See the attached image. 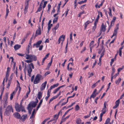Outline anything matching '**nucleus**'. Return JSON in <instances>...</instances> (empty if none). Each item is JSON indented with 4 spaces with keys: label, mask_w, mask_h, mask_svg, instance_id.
<instances>
[{
    "label": "nucleus",
    "mask_w": 124,
    "mask_h": 124,
    "mask_svg": "<svg viewBox=\"0 0 124 124\" xmlns=\"http://www.w3.org/2000/svg\"><path fill=\"white\" fill-rule=\"evenodd\" d=\"M42 76L39 74H37L36 76L35 80L33 81L34 84H36L39 83L41 80L43 79Z\"/></svg>",
    "instance_id": "obj_1"
},
{
    "label": "nucleus",
    "mask_w": 124,
    "mask_h": 124,
    "mask_svg": "<svg viewBox=\"0 0 124 124\" xmlns=\"http://www.w3.org/2000/svg\"><path fill=\"white\" fill-rule=\"evenodd\" d=\"M12 112H13V109L11 105H8L5 109L4 112V115L7 116H9L10 113L11 111Z\"/></svg>",
    "instance_id": "obj_2"
},
{
    "label": "nucleus",
    "mask_w": 124,
    "mask_h": 124,
    "mask_svg": "<svg viewBox=\"0 0 124 124\" xmlns=\"http://www.w3.org/2000/svg\"><path fill=\"white\" fill-rule=\"evenodd\" d=\"M27 57L26 59H30L32 60L35 61L37 60V57L34 55L26 54Z\"/></svg>",
    "instance_id": "obj_3"
},
{
    "label": "nucleus",
    "mask_w": 124,
    "mask_h": 124,
    "mask_svg": "<svg viewBox=\"0 0 124 124\" xmlns=\"http://www.w3.org/2000/svg\"><path fill=\"white\" fill-rule=\"evenodd\" d=\"M118 29V24H117L116 25V27L114 29L113 34L111 37V38H112L114 36L116 35Z\"/></svg>",
    "instance_id": "obj_4"
},
{
    "label": "nucleus",
    "mask_w": 124,
    "mask_h": 124,
    "mask_svg": "<svg viewBox=\"0 0 124 124\" xmlns=\"http://www.w3.org/2000/svg\"><path fill=\"white\" fill-rule=\"evenodd\" d=\"M65 37V36H64L63 35H62L60 36L58 40V44L60 43L61 41H62L61 44H62L64 39Z\"/></svg>",
    "instance_id": "obj_5"
},
{
    "label": "nucleus",
    "mask_w": 124,
    "mask_h": 124,
    "mask_svg": "<svg viewBox=\"0 0 124 124\" xmlns=\"http://www.w3.org/2000/svg\"><path fill=\"white\" fill-rule=\"evenodd\" d=\"M22 105H21L20 104V105L18 104H17L15 106V108L16 110L18 112H20V111L22 107Z\"/></svg>",
    "instance_id": "obj_6"
},
{
    "label": "nucleus",
    "mask_w": 124,
    "mask_h": 124,
    "mask_svg": "<svg viewBox=\"0 0 124 124\" xmlns=\"http://www.w3.org/2000/svg\"><path fill=\"white\" fill-rule=\"evenodd\" d=\"M47 83V81H45L42 84L40 87V90L41 91L43 90L45 88Z\"/></svg>",
    "instance_id": "obj_7"
},
{
    "label": "nucleus",
    "mask_w": 124,
    "mask_h": 124,
    "mask_svg": "<svg viewBox=\"0 0 124 124\" xmlns=\"http://www.w3.org/2000/svg\"><path fill=\"white\" fill-rule=\"evenodd\" d=\"M62 111L61 110L58 112L57 115L56 114L54 115V120H55L56 121L57 120L58 116L59 115H60L61 116L62 115Z\"/></svg>",
    "instance_id": "obj_8"
},
{
    "label": "nucleus",
    "mask_w": 124,
    "mask_h": 124,
    "mask_svg": "<svg viewBox=\"0 0 124 124\" xmlns=\"http://www.w3.org/2000/svg\"><path fill=\"white\" fill-rule=\"evenodd\" d=\"M13 115L17 119H20L21 118V116L18 113H14Z\"/></svg>",
    "instance_id": "obj_9"
},
{
    "label": "nucleus",
    "mask_w": 124,
    "mask_h": 124,
    "mask_svg": "<svg viewBox=\"0 0 124 124\" xmlns=\"http://www.w3.org/2000/svg\"><path fill=\"white\" fill-rule=\"evenodd\" d=\"M106 30L105 26L103 25V23H102V25L101 27V29L100 30L101 31L104 32Z\"/></svg>",
    "instance_id": "obj_10"
},
{
    "label": "nucleus",
    "mask_w": 124,
    "mask_h": 124,
    "mask_svg": "<svg viewBox=\"0 0 124 124\" xmlns=\"http://www.w3.org/2000/svg\"><path fill=\"white\" fill-rule=\"evenodd\" d=\"M119 102L120 101L119 99L117 100L115 102L116 105L113 107V108H117L119 106Z\"/></svg>",
    "instance_id": "obj_11"
},
{
    "label": "nucleus",
    "mask_w": 124,
    "mask_h": 124,
    "mask_svg": "<svg viewBox=\"0 0 124 124\" xmlns=\"http://www.w3.org/2000/svg\"><path fill=\"white\" fill-rule=\"evenodd\" d=\"M116 18L115 17H114L113 18V19L112 20L111 22V24L110 25V27H112L113 26L114 24V23L116 19Z\"/></svg>",
    "instance_id": "obj_12"
},
{
    "label": "nucleus",
    "mask_w": 124,
    "mask_h": 124,
    "mask_svg": "<svg viewBox=\"0 0 124 124\" xmlns=\"http://www.w3.org/2000/svg\"><path fill=\"white\" fill-rule=\"evenodd\" d=\"M41 34V30L40 28H39L38 30H37L36 31L35 36Z\"/></svg>",
    "instance_id": "obj_13"
},
{
    "label": "nucleus",
    "mask_w": 124,
    "mask_h": 124,
    "mask_svg": "<svg viewBox=\"0 0 124 124\" xmlns=\"http://www.w3.org/2000/svg\"><path fill=\"white\" fill-rule=\"evenodd\" d=\"M21 47V46L20 45L16 44L14 46V48L15 50H16L20 48Z\"/></svg>",
    "instance_id": "obj_14"
},
{
    "label": "nucleus",
    "mask_w": 124,
    "mask_h": 124,
    "mask_svg": "<svg viewBox=\"0 0 124 124\" xmlns=\"http://www.w3.org/2000/svg\"><path fill=\"white\" fill-rule=\"evenodd\" d=\"M8 93H6L5 94V96L4 98V101H5V103H6V102L7 103V100L8 96Z\"/></svg>",
    "instance_id": "obj_15"
},
{
    "label": "nucleus",
    "mask_w": 124,
    "mask_h": 124,
    "mask_svg": "<svg viewBox=\"0 0 124 124\" xmlns=\"http://www.w3.org/2000/svg\"><path fill=\"white\" fill-rule=\"evenodd\" d=\"M42 42L41 40H39L38 41L36 44V48L39 47Z\"/></svg>",
    "instance_id": "obj_16"
},
{
    "label": "nucleus",
    "mask_w": 124,
    "mask_h": 124,
    "mask_svg": "<svg viewBox=\"0 0 124 124\" xmlns=\"http://www.w3.org/2000/svg\"><path fill=\"white\" fill-rule=\"evenodd\" d=\"M27 118V115H25L22 116L20 118L21 119L22 121H24L25 120L26 118Z\"/></svg>",
    "instance_id": "obj_17"
},
{
    "label": "nucleus",
    "mask_w": 124,
    "mask_h": 124,
    "mask_svg": "<svg viewBox=\"0 0 124 124\" xmlns=\"http://www.w3.org/2000/svg\"><path fill=\"white\" fill-rule=\"evenodd\" d=\"M121 79L120 78H118V79L116 80L115 81V83L117 85H118L119 84V83L121 81Z\"/></svg>",
    "instance_id": "obj_18"
},
{
    "label": "nucleus",
    "mask_w": 124,
    "mask_h": 124,
    "mask_svg": "<svg viewBox=\"0 0 124 124\" xmlns=\"http://www.w3.org/2000/svg\"><path fill=\"white\" fill-rule=\"evenodd\" d=\"M42 102H43V100H42V99L40 100V101L38 106L37 107V108L36 109L37 110L40 107V106Z\"/></svg>",
    "instance_id": "obj_19"
},
{
    "label": "nucleus",
    "mask_w": 124,
    "mask_h": 124,
    "mask_svg": "<svg viewBox=\"0 0 124 124\" xmlns=\"http://www.w3.org/2000/svg\"><path fill=\"white\" fill-rule=\"evenodd\" d=\"M29 104H30L32 107L33 108L35 107L37 105L36 103L35 102H31Z\"/></svg>",
    "instance_id": "obj_20"
},
{
    "label": "nucleus",
    "mask_w": 124,
    "mask_h": 124,
    "mask_svg": "<svg viewBox=\"0 0 124 124\" xmlns=\"http://www.w3.org/2000/svg\"><path fill=\"white\" fill-rule=\"evenodd\" d=\"M81 120L79 118L77 119L76 120V123L77 124H80L81 123Z\"/></svg>",
    "instance_id": "obj_21"
},
{
    "label": "nucleus",
    "mask_w": 124,
    "mask_h": 124,
    "mask_svg": "<svg viewBox=\"0 0 124 124\" xmlns=\"http://www.w3.org/2000/svg\"><path fill=\"white\" fill-rule=\"evenodd\" d=\"M92 22L90 21H86L85 23V29L86 28V27L87 26V25L89 24L90 23H91Z\"/></svg>",
    "instance_id": "obj_22"
},
{
    "label": "nucleus",
    "mask_w": 124,
    "mask_h": 124,
    "mask_svg": "<svg viewBox=\"0 0 124 124\" xmlns=\"http://www.w3.org/2000/svg\"><path fill=\"white\" fill-rule=\"evenodd\" d=\"M42 96V93L40 92H39L38 93L37 97L39 99H40Z\"/></svg>",
    "instance_id": "obj_23"
},
{
    "label": "nucleus",
    "mask_w": 124,
    "mask_h": 124,
    "mask_svg": "<svg viewBox=\"0 0 124 124\" xmlns=\"http://www.w3.org/2000/svg\"><path fill=\"white\" fill-rule=\"evenodd\" d=\"M106 102H105L104 104V107L103 108L101 111H103V110H106V109L107 108L106 106Z\"/></svg>",
    "instance_id": "obj_24"
},
{
    "label": "nucleus",
    "mask_w": 124,
    "mask_h": 124,
    "mask_svg": "<svg viewBox=\"0 0 124 124\" xmlns=\"http://www.w3.org/2000/svg\"><path fill=\"white\" fill-rule=\"evenodd\" d=\"M99 18V15L98 14L97 16V18H96V20H95V21L94 23V25L96 24L98 22V20Z\"/></svg>",
    "instance_id": "obj_25"
},
{
    "label": "nucleus",
    "mask_w": 124,
    "mask_h": 124,
    "mask_svg": "<svg viewBox=\"0 0 124 124\" xmlns=\"http://www.w3.org/2000/svg\"><path fill=\"white\" fill-rule=\"evenodd\" d=\"M59 23H58L57 24L55 27H54V28L52 30L53 31H54V30H57L59 27Z\"/></svg>",
    "instance_id": "obj_26"
},
{
    "label": "nucleus",
    "mask_w": 124,
    "mask_h": 124,
    "mask_svg": "<svg viewBox=\"0 0 124 124\" xmlns=\"http://www.w3.org/2000/svg\"><path fill=\"white\" fill-rule=\"evenodd\" d=\"M9 72H8V71H7L6 73V81H7V80L8 78V77L9 76Z\"/></svg>",
    "instance_id": "obj_27"
},
{
    "label": "nucleus",
    "mask_w": 124,
    "mask_h": 124,
    "mask_svg": "<svg viewBox=\"0 0 124 124\" xmlns=\"http://www.w3.org/2000/svg\"><path fill=\"white\" fill-rule=\"evenodd\" d=\"M15 91H13L12 93L10 95V99L11 100H12L13 98V97L14 95H15Z\"/></svg>",
    "instance_id": "obj_28"
},
{
    "label": "nucleus",
    "mask_w": 124,
    "mask_h": 124,
    "mask_svg": "<svg viewBox=\"0 0 124 124\" xmlns=\"http://www.w3.org/2000/svg\"><path fill=\"white\" fill-rule=\"evenodd\" d=\"M32 106L29 103V104L28 107H27V109L28 110H32Z\"/></svg>",
    "instance_id": "obj_29"
},
{
    "label": "nucleus",
    "mask_w": 124,
    "mask_h": 124,
    "mask_svg": "<svg viewBox=\"0 0 124 124\" xmlns=\"http://www.w3.org/2000/svg\"><path fill=\"white\" fill-rule=\"evenodd\" d=\"M31 42H30L28 46V47L26 49V50L27 51V53L28 54H29V47H30L31 46Z\"/></svg>",
    "instance_id": "obj_30"
},
{
    "label": "nucleus",
    "mask_w": 124,
    "mask_h": 124,
    "mask_svg": "<svg viewBox=\"0 0 124 124\" xmlns=\"http://www.w3.org/2000/svg\"><path fill=\"white\" fill-rule=\"evenodd\" d=\"M52 58H51V62H49L48 64V65L47 66V67L48 69H49L50 67V66H51V64L52 63Z\"/></svg>",
    "instance_id": "obj_31"
},
{
    "label": "nucleus",
    "mask_w": 124,
    "mask_h": 124,
    "mask_svg": "<svg viewBox=\"0 0 124 124\" xmlns=\"http://www.w3.org/2000/svg\"><path fill=\"white\" fill-rule=\"evenodd\" d=\"M51 5H50L49 4H48V9L47 10V12L48 13H49L50 10L51 8Z\"/></svg>",
    "instance_id": "obj_32"
},
{
    "label": "nucleus",
    "mask_w": 124,
    "mask_h": 124,
    "mask_svg": "<svg viewBox=\"0 0 124 124\" xmlns=\"http://www.w3.org/2000/svg\"><path fill=\"white\" fill-rule=\"evenodd\" d=\"M32 71V70L31 67H29L27 70L28 73H31Z\"/></svg>",
    "instance_id": "obj_33"
},
{
    "label": "nucleus",
    "mask_w": 124,
    "mask_h": 124,
    "mask_svg": "<svg viewBox=\"0 0 124 124\" xmlns=\"http://www.w3.org/2000/svg\"><path fill=\"white\" fill-rule=\"evenodd\" d=\"M35 109H34L33 110L32 112V114H31V116L30 118H31L33 117L34 113H35Z\"/></svg>",
    "instance_id": "obj_34"
},
{
    "label": "nucleus",
    "mask_w": 124,
    "mask_h": 124,
    "mask_svg": "<svg viewBox=\"0 0 124 124\" xmlns=\"http://www.w3.org/2000/svg\"><path fill=\"white\" fill-rule=\"evenodd\" d=\"M7 5V7L6 9V17L7 16H8V13L9 12V10L8 8V5Z\"/></svg>",
    "instance_id": "obj_35"
},
{
    "label": "nucleus",
    "mask_w": 124,
    "mask_h": 124,
    "mask_svg": "<svg viewBox=\"0 0 124 124\" xmlns=\"http://www.w3.org/2000/svg\"><path fill=\"white\" fill-rule=\"evenodd\" d=\"M115 68L112 67V73L111 74V76H113L115 72Z\"/></svg>",
    "instance_id": "obj_36"
},
{
    "label": "nucleus",
    "mask_w": 124,
    "mask_h": 124,
    "mask_svg": "<svg viewBox=\"0 0 124 124\" xmlns=\"http://www.w3.org/2000/svg\"><path fill=\"white\" fill-rule=\"evenodd\" d=\"M96 93H93L91 95V97H92V98H94L96 96Z\"/></svg>",
    "instance_id": "obj_37"
},
{
    "label": "nucleus",
    "mask_w": 124,
    "mask_h": 124,
    "mask_svg": "<svg viewBox=\"0 0 124 124\" xmlns=\"http://www.w3.org/2000/svg\"><path fill=\"white\" fill-rule=\"evenodd\" d=\"M87 1V0H85L84 1H80L78 2V3L79 4H81L84 2H85Z\"/></svg>",
    "instance_id": "obj_38"
},
{
    "label": "nucleus",
    "mask_w": 124,
    "mask_h": 124,
    "mask_svg": "<svg viewBox=\"0 0 124 124\" xmlns=\"http://www.w3.org/2000/svg\"><path fill=\"white\" fill-rule=\"evenodd\" d=\"M28 1H27L26 4V3H25V7L24 8V10H27L28 8Z\"/></svg>",
    "instance_id": "obj_39"
},
{
    "label": "nucleus",
    "mask_w": 124,
    "mask_h": 124,
    "mask_svg": "<svg viewBox=\"0 0 124 124\" xmlns=\"http://www.w3.org/2000/svg\"><path fill=\"white\" fill-rule=\"evenodd\" d=\"M108 9L109 11V12L108 13L109 15L110 16H112V14L111 13V9L110 8H109Z\"/></svg>",
    "instance_id": "obj_40"
},
{
    "label": "nucleus",
    "mask_w": 124,
    "mask_h": 124,
    "mask_svg": "<svg viewBox=\"0 0 124 124\" xmlns=\"http://www.w3.org/2000/svg\"><path fill=\"white\" fill-rule=\"evenodd\" d=\"M110 120V119L109 118H108L106 121L105 123L104 124H108V123L109 122Z\"/></svg>",
    "instance_id": "obj_41"
},
{
    "label": "nucleus",
    "mask_w": 124,
    "mask_h": 124,
    "mask_svg": "<svg viewBox=\"0 0 124 124\" xmlns=\"http://www.w3.org/2000/svg\"><path fill=\"white\" fill-rule=\"evenodd\" d=\"M124 68V66L123 65L122 68H119L118 69V72L119 73L120 71L122 70Z\"/></svg>",
    "instance_id": "obj_42"
},
{
    "label": "nucleus",
    "mask_w": 124,
    "mask_h": 124,
    "mask_svg": "<svg viewBox=\"0 0 124 124\" xmlns=\"http://www.w3.org/2000/svg\"><path fill=\"white\" fill-rule=\"evenodd\" d=\"M102 111V112L101 113V114H100V117H102V116H103V115L104 114H105L106 111V110H103V111Z\"/></svg>",
    "instance_id": "obj_43"
},
{
    "label": "nucleus",
    "mask_w": 124,
    "mask_h": 124,
    "mask_svg": "<svg viewBox=\"0 0 124 124\" xmlns=\"http://www.w3.org/2000/svg\"><path fill=\"white\" fill-rule=\"evenodd\" d=\"M72 33H71L70 35V42H71L72 41Z\"/></svg>",
    "instance_id": "obj_44"
},
{
    "label": "nucleus",
    "mask_w": 124,
    "mask_h": 124,
    "mask_svg": "<svg viewBox=\"0 0 124 124\" xmlns=\"http://www.w3.org/2000/svg\"><path fill=\"white\" fill-rule=\"evenodd\" d=\"M77 0H75L74 1V8H76V6L78 5L77 4Z\"/></svg>",
    "instance_id": "obj_45"
},
{
    "label": "nucleus",
    "mask_w": 124,
    "mask_h": 124,
    "mask_svg": "<svg viewBox=\"0 0 124 124\" xmlns=\"http://www.w3.org/2000/svg\"><path fill=\"white\" fill-rule=\"evenodd\" d=\"M58 19V17H55V18H54L53 20V23H54L55 22H57V20Z\"/></svg>",
    "instance_id": "obj_46"
},
{
    "label": "nucleus",
    "mask_w": 124,
    "mask_h": 124,
    "mask_svg": "<svg viewBox=\"0 0 124 124\" xmlns=\"http://www.w3.org/2000/svg\"><path fill=\"white\" fill-rule=\"evenodd\" d=\"M52 26V24H48V28L49 29V30H50L51 27Z\"/></svg>",
    "instance_id": "obj_47"
},
{
    "label": "nucleus",
    "mask_w": 124,
    "mask_h": 124,
    "mask_svg": "<svg viewBox=\"0 0 124 124\" xmlns=\"http://www.w3.org/2000/svg\"><path fill=\"white\" fill-rule=\"evenodd\" d=\"M79 109V107L78 105H76L75 108V110H78Z\"/></svg>",
    "instance_id": "obj_48"
},
{
    "label": "nucleus",
    "mask_w": 124,
    "mask_h": 124,
    "mask_svg": "<svg viewBox=\"0 0 124 124\" xmlns=\"http://www.w3.org/2000/svg\"><path fill=\"white\" fill-rule=\"evenodd\" d=\"M47 1H45L44 2V5L43 6V8H44L46 6V5L47 3Z\"/></svg>",
    "instance_id": "obj_49"
},
{
    "label": "nucleus",
    "mask_w": 124,
    "mask_h": 124,
    "mask_svg": "<svg viewBox=\"0 0 124 124\" xmlns=\"http://www.w3.org/2000/svg\"><path fill=\"white\" fill-rule=\"evenodd\" d=\"M59 90V88H56V89H55V90H54V92H53V93H56V92L58 91Z\"/></svg>",
    "instance_id": "obj_50"
},
{
    "label": "nucleus",
    "mask_w": 124,
    "mask_h": 124,
    "mask_svg": "<svg viewBox=\"0 0 124 124\" xmlns=\"http://www.w3.org/2000/svg\"><path fill=\"white\" fill-rule=\"evenodd\" d=\"M104 0H103V1L101 2V4L98 6V8H100V6H101L102 5L103 3L104 2Z\"/></svg>",
    "instance_id": "obj_51"
},
{
    "label": "nucleus",
    "mask_w": 124,
    "mask_h": 124,
    "mask_svg": "<svg viewBox=\"0 0 124 124\" xmlns=\"http://www.w3.org/2000/svg\"><path fill=\"white\" fill-rule=\"evenodd\" d=\"M100 95L98 97H96L95 100V103L96 104H97V101L98 100V99L100 97Z\"/></svg>",
    "instance_id": "obj_52"
},
{
    "label": "nucleus",
    "mask_w": 124,
    "mask_h": 124,
    "mask_svg": "<svg viewBox=\"0 0 124 124\" xmlns=\"http://www.w3.org/2000/svg\"><path fill=\"white\" fill-rule=\"evenodd\" d=\"M97 82H96L95 83L92 85V88H94L97 85Z\"/></svg>",
    "instance_id": "obj_53"
},
{
    "label": "nucleus",
    "mask_w": 124,
    "mask_h": 124,
    "mask_svg": "<svg viewBox=\"0 0 124 124\" xmlns=\"http://www.w3.org/2000/svg\"><path fill=\"white\" fill-rule=\"evenodd\" d=\"M96 24L94 25V26L93 27L92 29V31L93 32L95 30L96 27Z\"/></svg>",
    "instance_id": "obj_54"
},
{
    "label": "nucleus",
    "mask_w": 124,
    "mask_h": 124,
    "mask_svg": "<svg viewBox=\"0 0 124 124\" xmlns=\"http://www.w3.org/2000/svg\"><path fill=\"white\" fill-rule=\"evenodd\" d=\"M84 12V11H83L82 12H80L78 14V17H80L81 15L82 14H83Z\"/></svg>",
    "instance_id": "obj_55"
},
{
    "label": "nucleus",
    "mask_w": 124,
    "mask_h": 124,
    "mask_svg": "<svg viewBox=\"0 0 124 124\" xmlns=\"http://www.w3.org/2000/svg\"><path fill=\"white\" fill-rule=\"evenodd\" d=\"M111 84V83L110 82L109 83V84L108 85V87L107 88V90H106V92H107V91L109 89V87L110 86Z\"/></svg>",
    "instance_id": "obj_56"
},
{
    "label": "nucleus",
    "mask_w": 124,
    "mask_h": 124,
    "mask_svg": "<svg viewBox=\"0 0 124 124\" xmlns=\"http://www.w3.org/2000/svg\"><path fill=\"white\" fill-rule=\"evenodd\" d=\"M41 8H42V7L39 6L38 8V9L37 11L36 12V13L40 11Z\"/></svg>",
    "instance_id": "obj_57"
},
{
    "label": "nucleus",
    "mask_w": 124,
    "mask_h": 124,
    "mask_svg": "<svg viewBox=\"0 0 124 124\" xmlns=\"http://www.w3.org/2000/svg\"><path fill=\"white\" fill-rule=\"evenodd\" d=\"M25 61L27 63H29L32 62V60L30 59V60H25Z\"/></svg>",
    "instance_id": "obj_58"
},
{
    "label": "nucleus",
    "mask_w": 124,
    "mask_h": 124,
    "mask_svg": "<svg viewBox=\"0 0 124 124\" xmlns=\"http://www.w3.org/2000/svg\"><path fill=\"white\" fill-rule=\"evenodd\" d=\"M116 60V59L115 58H113L111 59V62H112V63H113L114 61L115 60Z\"/></svg>",
    "instance_id": "obj_59"
},
{
    "label": "nucleus",
    "mask_w": 124,
    "mask_h": 124,
    "mask_svg": "<svg viewBox=\"0 0 124 124\" xmlns=\"http://www.w3.org/2000/svg\"><path fill=\"white\" fill-rule=\"evenodd\" d=\"M21 109L22 110V111H24V112H26V110L24 109V108L23 106H22V108Z\"/></svg>",
    "instance_id": "obj_60"
},
{
    "label": "nucleus",
    "mask_w": 124,
    "mask_h": 124,
    "mask_svg": "<svg viewBox=\"0 0 124 124\" xmlns=\"http://www.w3.org/2000/svg\"><path fill=\"white\" fill-rule=\"evenodd\" d=\"M43 46L42 45L41 46H40L39 47V50H41L43 48Z\"/></svg>",
    "instance_id": "obj_61"
},
{
    "label": "nucleus",
    "mask_w": 124,
    "mask_h": 124,
    "mask_svg": "<svg viewBox=\"0 0 124 124\" xmlns=\"http://www.w3.org/2000/svg\"><path fill=\"white\" fill-rule=\"evenodd\" d=\"M104 51H103L102 52L101 54V55L100 56V57L102 58V57L104 55Z\"/></svg>",
    "instance_id": "obj_62"
},
{
    "label": "nucleus",
    "mask_w": 124,
    "mask_h": 124,
    "mask_svg": "<svg viewBox=\"0 0 124 124\" xmlns=\"http://www.w3.org/2000/svg\"><path fill=\"white\" fill-rule=\"evenodd\" d=\"M50 73V72L49 71H47L44 74V75L45 76H46L48 74Z\"/></svg>",
    "instance_id": "obj_63"
},
{
    "label": "nucleus",
    "mask_w": 124,
    "mask_h": 124,
    "mask_svg": "<svg viewBox=\"0 0 124 124\" xmlns=\"http://www.w3.org/2000/svg\"><path fill=\"white\" fill-rule=\"evenodd\" d=\"M47 121V119H45L41 123V124H45L46 122Z\"/></svg>",
    "instance_id": "obj_64"
}]
</instances>
